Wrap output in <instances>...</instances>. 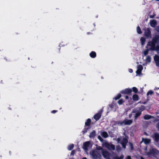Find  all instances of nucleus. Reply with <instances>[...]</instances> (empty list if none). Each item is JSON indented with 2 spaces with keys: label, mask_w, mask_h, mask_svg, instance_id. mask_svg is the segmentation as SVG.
<instances>
[{
  "label": "nucleus",
  "mask_w": 159,
  "mask_h": 159,
  "mask_svg": "<svg viewBox=\"0 0 159 159\" xmlns=\"http://www.w3.org/2000/svg\"><path fill=\"white\" fill-rule=\"evenodd\" d=\"M89 128H85L83 130L82 132H83V134H84L87 132V130Z\"/></svg>",
  "instance_id": "4c0bfd02"
},
{
  "label": "nucleus",
  "mask_w": 159,
  "mask_h": 159,
  "mask_svg": "<svg viewBox=\"0 0 159 159\" xmlns=\"http://www.w3.org/2000/svg\"><path fill=\"white\" fill-rule=\"evenodd\" d=\"M75 153V150H73L71 152L70 155L73 156L74 155Z\"/></svg>",
  "instance_id": "ea45409f"
},
{
  "label": "nucleus",
  "mask_w": 159,
  "mask_h": 159,
  "mask_svg": "<svg viewBox=\"0 0 159 159\" xmlns=\"http://www.w3.org/2000/svg\"><path fill=\"white\" fill-rule=\"evenodd\" d=\"M130 146V149L131 150H132L134 149L133 144L132 143L129 142V143Z\"/></svg>",
  "instance_id": "c85d7f7f"
},
{
  "label": "nucleus",
  "mask_w": 159,
  "mask_h": 159,
  "mask_svg": "<svg viewBox=\"0 0 159 159\" xmlns=\"http://www.w3.org/2000/svg\"><path fill=\"white\" fill-rule=\"evenodd\" d=\"M150 24L151 26L154 27L157 24L156 21L155 20H152L150 21Z\"/></svg>",
  "instance_id": "a211bd4d"
},
{
  "label": "nucleus",
  "mask_w": 159,
  "mask_h": 159,
  "mask_svg": "<svg viewBox=\"0 0 159 159\" xmlns=\"http://www.w3.org/2000/svg\"><path fill=\"white\" fill-rule=\"evenodd\" d=\"M113 159H123L124 157V156L123 155H121L120 157H119L116 155V154L114 152H113L111 154V156Z\"/></svg>",
  "instance_id": "f8f14e48"
},
{
  "label": "nucleus",
  "mask_w": 159,
  "mask_h": 159,
  "mask_svg": "<svg viewBox=\"0 0 159 159\" xmlns=\"http://www.w3.org/2000/svg\"><path fill=\"white\" fill-rule=\"evenodd\" d=\"M102 112L100 111L95 114L93 116V118L96 121L98 120L101 118Z\"/></svg>",
  "instance_id": "ddd939ff"
},
{
  "label": "nucleus",
  "mask_w": 159,
  "mask_h": 159,
  "mask_svg": "<svg viewBox=\"0 0 159 159\" xmlns=\"http://www.w3.org/2000/svg\"><path fill=\"white\" fill-rule=\"evenodd\" d=\"M157 43H159V35H155L151 41H149L147 46L151 47V48H149L151 51H154L155 46Z\"/></svg>",
  "instance_id": "f257e3e1"
},
{
  "label": "nucleus",
  "mask_w": 159,
  "mask_h": 159,
  "mask_svg": "<svg viewBox=\"0 0 159 159\" xmlns=\"http://www.w3.org/2000/svg\"><path fill=\"white\" fill-rule=\"evenodd\" d=\"M91 122V120L89 118L86 120V122H85V125L86 126H90Z\"/></svg>",
  "instance_id": "4be33fe9"
},
{
  "label": "nucleus",
  "mask_w": 159,
  "mask_h": 159,
  "mask_svg": "<svg viewBox=\"0 0 159 159\" xmlns=\"http://www.w3.org/2000/svg\"><path fill=\"white\" fill-rule=\"evenodd\" d=\"M141 159H145L144 158H143V157H141Z\"/></svg>",
  "instance_id": "864d4df0"
},
{
  "label": "nucleus",
  "mask_w": 159,
  "mask_h": 159,
  "mask_svg": "<svg viewBox=\"0 0 159 159\" xmlns=\"http://www.w3.org/2000/svg\"><path fill=\"white\" fill-rule=\"evenodd\" d=\"M96 53L94 51H92L89 54L90 56L92 58H94L96 57Z\"/></svg>",
  "instance_id": "aec40b11"
},
{
  "label": "nucleus",
  "mask_w": 159,
  "mask_h": 159,
  "mask_svg": "<svg viewBox=\"0 0 159 159\" xmlns=\"http://www.w3.org/2000/svg\"><path fill=\"white\" fill-rule=\"evenodd\" d=\"M156 143H158L159 141V133H154L151 136Z\"/></svg>",
  "instance_id": "423d86ee"
},
{
  "label": "nucleus",
  "mask_w": 159,
  "mask_h": 159,
  "mask_svg": "<svg viewBox=\"0 0 159 159\" xmlns=\"http://www.w3.org/2000/svg\"><path fill=\"white\" fill-rule=\"evenodd\" d=\"M98 138L101 142H103V139L100 135L98 136Z\"/></svg>",
  "instance_id": "e433bc0d"
},
{
  "label": "nucleus",
  "mask_w": 159,
  "mask_h": 159,
  "mask_svg": "<svg viewBox=\"0 0 159 159\" xmlns=\"http://www.w3.org/2000/svg\"><path fill=\"white\" fill-rule=\"evenodd\" d=\"M153 93V92L151 90H150L149 91H148V92L147 93V95H152Z\"/></svg>",
  "instance_id": "f704fd0d"
},
{
  "label": "nucleus",
  "mask_w": 159,
  "mask_h": 159,
  "mask_svg": "<svg viewBox=\"0 0 159 159\" xmlns=\"http://www.w3.org/2000/svg\"><path fill=\"white\" fill-rule=\"evenodd\" d=\"M158 89H159V88H158Z\"/></svg>",
  "instance_id": "4d7b16f0"
},
{
  "label": "nucleus",
  "mask_w": 159,
  "mask_h": 159,
  "mask_svg": "<svg viewBox=\"0 0 159 159\" xmlns=\"http://www.w3.org/2000/svg\"><path fill=\"white\" fill-rule=\"evenodd\" d=\"M156 30L158 32H159V26H158L156 28Z\"/></svg>",
  "instance_id": "de8ad7c7"
},
{
  "label": "nucleus",
  "mask_w": 159,
  "mask_h": 159,
  "mask_svg": "<svg viewBox=\"0 0 159 159\" xmlns=\"http://www.w3.org/2000/svg\"><path fill=\"white\" fill-rule=\"evenodd\" d=\"M74 146L73 144H70L68 146V149L69 150H71L74 148Z\"/></svg>",
  "instance_id": "b1692460"
},
{
  "label": "nucleus",
  "mask_w": 159,
  "mask_h": 159,
  "mask_svg": "<svg viewBox=\"0 0 159 159\" xmlns=\"http://www.w3.org/2000/svg\"><path fill=\"white\" fill-rule=\"evenodd\" d=\"M129 72L130 73H132L133 72V70L132 69H129Z\"/></svg>",
  "instance_id": "a18cd8bd"
},
{
  "label": "nucleus",
  "mask_w": 159,
  "mask_h": 159,
  "mask_svg": "<svg viewBox=\"0 0 159 159\" xmlns=\"http://www.w3.org/2000/svg\"><path fill=\"white\" fill-rule=\"evenodd\" d=\"M96 149L97 150H102V151L103 150H104L103 149V148L101 146H98L96 148Z\"/></svg>",
  "instance_id": "c9c22d12"
},
{
  "label": "nucleus",
  "mask_w": 159,
  "mask_h": 159,
  "mask_svg": "<svg viewBox=\"0 0 159 159\" xmlns=\"http://www.w3.org/2000/svg\"><path fill=\"white\" fill-rule=\"evenodd\" d=\"M157 129H158V130H159V128H158Z\"/></svg>",
  "instance_id": "5fc2aeb1"
},
{
  "label": "nucleus",
  "mask_w": 159,
  "mask_h": 159,
  "mask_svg": "<svg viewBox=\"0 0 159 159\" xmlns=\"http://www.w3.org/2000/svg\"><path fill=\"white\" fill-rule=\"evenodd\" d=\"M121 96V95L120 93H118L117 96H116L114 98V99L116 100H117L120 99Z\"/></svg>",
  "instance_id": "c756f323"
},
{
  "label": "nucleus",
  "mask_w": 159,
  "mask_h": 159,
  "mask_svg": "<svg viewBox=\"0 0 159 159\" xmlns=\"http://www.w3.org/2000/svg\"><path fill=\"white\" fill-rule=\"evenodd\" d=\"M126 159H131V157L130 156H128L126 157Z\"/></svg>",
  "instance_id": "37998d69"
},
{
  "label": "nucleus",
  "mask_w": 159,
  "mask_h": 159,
  "mask_svg": "<svg viewBox=\"0 0 159 159\" xmlns=\"http://www.w3.org/2000/svg\"><path fill=\"white\" fill-rule=\"evenodd\" d=\"M82 159H87V158L86 157H84Z\"/></svg>",
  "instance_id": "603ef678"
},
{
  "label": "nucleus",
  "mask_w": 159,
  "mask_h": 159,
  "mask_svg": "<svg viewBox=\"0 0 159 159\" xmlns=\"http://www.w3.org/2000/svg\"><path fill=\"white\" fill-rule=\"evenodd\" d=\"M140 41H141V44L142 45H143L146 41L145 39L143 37H142L140 39Z\"/></svg>",
  "instance_id": "393cba45"
},
{
  "label": "nucleus",
  "mask_w": 159,
  "mask_h": 159,
  "mask_svg": "<svg viewBox=\"0 0 159 159\" xmlns=\"http://www.w3.org/2000/svg\"><path fill=\"white\" fill-rule=\"evenodd\" d=\"M105 147L109 150H114L115 149V146L113 144H110L107 143L105 144Z\"/></svg>",
  "instance_id": "0eeeda50"
},
{
  "label": "nucleus",
  "mask_w": 159,
  "mask_h": 159,
  "mask_svg": "<svg viewBox=\"0 0 159 159\" xmlns=\"http://www.w3.org/2000/svg\"><path fill=\"white\" fill-rule=\"evenodd\" d=\"M132 113H135V116H134V119L135 120H137V118L139 117L142 114V113H141V112H139L138 111H136L134 110H133L132 111Z\"/></svg>",
  "instance_id": "9b49d317"
},
{
  "label": "nucleus",
  "mask_w": 159,
  "mask_h": 159,
  "mask_svg": "<svg viewBox=\"0 0 159 159\" xmlns=\"http://www.w3.org/2000/svg\"><path fill=\"white\" fill-rule=\"evenodd\" d=\"M90 144V142L89 141H87L84 143L83 145L84 149L85 150H87Z\"/></svg>",
  "instance_id": "4468645a"
},
{
  "label": "nucleus",
  "mask_w": 159,
  "mask_h": 159,
  "mask_svg": "<svg viewBox=\"0 0 159 159\" xmlns=\"http://www.w3.org/2000/svg\"><path fill=\"white\" fill-rule=\"evenodd\" d=\"M150 50L149 48L146 49L143 52V54L145 56L147 55L148 53V52Z\"/></svg>",
  "instance_id": "cd10ccee"
},
{
  "label": "nucleus",
  "mask_w": 159,
  "mask_h": 159,
  "mask_svg": "<svg viewBox=\"0 0 159 159\" xmlns=\"http://www.w3.org/2000/svg\"><path fill=\"white\" fill-rule=\"evenodd\" d=\"M132 91H133L135 93H137L138 92V89L135 87H133L132 88Z\"/></svg>",
  "instance_id": "a878e982"
},
{
  "label": "nucleus",
  "mask_w": 159,
  "mask_h": 159,
  "mask_svg": "<svg viewBox=\"0 0 159 159\" xmlns=\"http://www.w3.org/2000/svg\"><path fill=\"white\" fill-rule=\"evenodd\" d=\"M142 141H143L145 144H148L150 143L151 142V139H150L147 138H142Z\"/></svg>",
  "instance_id": "dca6fc26"
},
{
  "label": "nucleus",
  "mask_w": 159,
  "mask_h": 159,
  "mask_svg": "<svg viewBox=\"0 0 159 159\" xmlns=\"http://www.w3.org/2000/svg\"><path fill=\"white\" fill-rule=\"evenodd\" d=\"M141 72H142V71H141L140 70H139L138 69L136 72V74L138 75H139L141 74Z\"/></svg>",
  "instance_id": "58836bf2"
},
{
  "label": "nucleus",
  "mask_w": 159,
  "mask_h": 159,
  "mask_svg": "<svg viewBox=\"0 0 159 159\" xmlns=\"http://www.w3.org/2000/svg\"><path fill=\"white\" fill-rule=\"evenodd\" d=\"M125 98L126 99H128L129 98V97L128 96L126 95L125 96Z\"/></svg>",
  "instance_id": "09e8293b"
},
{
  "label": "nucleus",
  "mask_w": 159,
  "mask_h": 159,
  "mask_svg": "<svg viewBox=\"0 0 159 159\" xmlns=\"http://www.w3.org/2000/svg\"><path fill=\"white\" fill-rule=\"evenodd\" d=\"M132 114H130L129 115V118H130L131 117H132Z\"/></svg>",
  "instance_id": "8fccbe9b"
},
{
  "label": "nucleus",
  "mask_w": 159,
  "mask_h": 159,
  "mask_svg": "<svg viewBox=\"0 0 159 159\" xmlns=\"http://www.w3.org/2000/svg\"><path fill=\"white\" fill-rule=\"evenodd\" d=\"M133 120H127V119L125 118L123 121L122 122L116 121V124H120V125H122L123 124H124L125 125H131L133 123Z\"/></svg>",
  "instance_id": "20e7f679"
},
{
  "label": "nucleus",
  "mask_w": 159,
  "mask_h": 159,
  "mask_svg": "<svg viewBox=\"0 0 159 159\" xmlns=\"http://www.w3.org/2000/svg\"><path fill=\"white\" fill-rule=\"evenodd\" d=\"M116 141L118 143H120L122 146L123 148L125 149L126 148V146L128 143V138L123 137L122 140H121V138H118L116 139Z\"/></svg>",
  "instance_id": "7ed1b4c3"
},
{
  "label": "nucleus",
  "mask_w": 159,
  "mask_h": 159,
  "mask_svg": "<svg viewBox=\"0 0 159 159\" xmlns=\"http://www.w3.org/2000/svg\"><path fill=\"white\" fill-rule=\"evenodd\" d=\"M144 34L145 36L146 37H151V32L149 28H147V29L145 30Z\"/></svg>",
  "instance_id": "9d476101"
},
{
  "label": "nucleus",
  "mask_w": 159,
  "mask_h": 159,
  "mask_svg": "<svg viewBox=\"0 0 159 159\" xmlns=\"http://www.w3.org/2000/svg\"><path fill=\"white\" fill-rule=\"evenodd\" d=\"M139 111H138L139 112H141V113L145 109V107L143 106H142L141 107H139Z\"/></svg>",
  "instance_id": "bb28decb"
},
{
  "label": "nucleus",
  "mask_w": 159,
  "mask_h": 159,
  "mask_svg": "<svg viewBox=\"0 0 159 159\" xmlns=\"http://www.w3.org/2000/svg\"><path fill=\"white\" fill-rule=\"evenodd\" d=\"M90 154L93 159H98L101 157L100 152L95 150H94L90 152Z\"/></svg>",
  "instance_id": "f03ea898"
},
{
  "label": "nucleus",
  "mask_w": 159,
  "mask_h": 159,
  "mask_svg": "<svg viewBox=\"0 0 159 159\" xmlns=\"http://www.w3.org/2000/svg\"><path fill=\"white\" fill-rule=\"evenodd\" d=\"M158 151L155 148L151 149L150 150L149 152H147V155L150 156L152 155H156L157 154Z\"/></svg>",
  "instance_id": "6e6552de"
},
{
  "label": "nucleus",
  "mask_w": 159,
  "mask_h": 159,
  "mask_svg": "<svg viewBox=\"0 0 159 159\" xmlns=\"http://www.w3.org/2000/svg\"><path fill=\"white\" fill-rule=\"evenodd\" d=\"M146 61L150 62L151 61V57L150 56H148L146 59Z\"/></svg>",
  "instance_id": "2f4dec72"
},
{
  "label": "nucleus",
  "mask_w": 159,
  "mask_h": 159,
  "mask_svg": "<svg viewBox=\"0 0 159 159\" xmlns=\"http://www.w3.org/2000/svg\"><path fill=\"white\" fill-rule=\"evenodd\" d=\"M124 102V101L122 99H120L118 101V103L119 105H121L123 104V103Z\"/></svg>",
  "instance_id": "473e14b6"
},
{
  "label": "nucleus",
  "mask_w": 159,
  "mask_h": 159,
  "mask_svg": "<svg viewBox=\"0 0 159 159\" xmlns=\"http://www.w3.org/2000/svg\"><path fill=\"white\" fill-rule=\"evenodd\" d=\"M155 50L156 51H158L159 50V45H158L157 46H156V45L155 46Z\"/></svg>",
  "instance_id": "a19ab883"
},
{
  "label": "nucleus",
  "mask_w": 159,
  "mask_h": 159,
  "mask_svg": "<svg viewBox=\"0 0 159 159\" xmlns=\"http://www.w3.org/2000/svg\"><path fill=\"white\" fill-rule=\"evenodd\" d=\"M153 117V116L148 114L146 115L143 116V118L145 120H149Z\"/></svg>",
  "instance_id": "412c9836"
},
{
  "label": "nucleus",
  "mask_w": 159,
  "mask_h": 159,
  "mask_svg": "<svg viewBox=\"0 0 159 159\" xmlns=\"http://www.w3.org/2000/svg\"><path fill=\"white\" fill-rule=\"evenodd\" d=\"M138 70H140L141 71L143 69V67L141 65H139L138 66Z\"/></svg>",
  "instance_id": "72a5a7b5"
},
{
  "label": "nucleus",
  "mask_w": 159,
  "mask_h": 159,
  "mask_svg": "<svg viewBox=\"0 0 159 159\" xmlns=\"http://www.w3.org/2000/svg\"><path fill=\"white\" fill-rule=\"evenodd\" d=\"M132 98L134 101L135 102L137 101L139 99L138 95L136 94H134L133 95Z\"/></svg>",
  "instance_id": "f3484780"
},
{
  "label": "nucleus",
  "mask_w": 159,
  "mask_h": 159,
  "mask_svg": "<svg viewBox=\"0 0 159 159\" xmlns=\"http://www.w3.org/2000/svg\"><path fill=\"white\" fill-rule=\"evenodd\" d=\"M102 153L103 157L105 159H111V154L106 150H103Z\"/></svg>",
  "instance_id": "39448f33"
},
{
  "label": "nucleus",
  "mask_w": 159,
  "mask_h": 159,
  "mask_svg": "<svg viewBox=\"0 0 159 159\" xmlns=\"http://www.w3.org/2000/svg\"><path fill=\"white\" fill-rule=\"evenodd\" d=\"M155 16V15L154 14L152 15H150V17L151 18H154Z\"/></svg>",
  "instance_id": "c03bdc74"
},
{
  "label": "nucleus",
  "mask_w": 159,
  "mask_h": 159,
  "mask_svg": "<svg viewBox=\"0 0 159 159\" xmlns=\"http://www.w3.org/2000/svg\"><path fill=\"white\" fill-rule=\"evenodd\" d=\"M96 132L94 130H93L92 132H91L89 135V137L90 138H94L96 136Z\"/></svg>",
  "instance_id": "6ab92c4d"
},
{
  "label": "nucleus",
  "mask_w": 159,
  "mask_h": 159,
  "mask_svg": "<svg viewBox=\"0 0 159 159\" xmlns=\"http://www.w3.org/2000/svg\"><path fill=\"white\" fill-rule=\"evenodd\" d=\"M59 48H58V52H60V46H59Z\"/></svg>",
  "instance_id": "3c124183"
},
{
  "label": "nucleus",
  "mask_w": 159,
  "mask_h": 159,
  "mask_svg": "<svg viewBox=\"0 0 159 159\" xmlns=\"http://www.w3.org/2000/svg\"><path fill=\"white\" fill-rule=\"evenodd\" d=\"M137 32L139 34H141L142 33L141 29L139 26L137 27Z\"/></svg>",
  "instance_id": "7c9ffc66"
},
{
  "label": "nucleus",
  "mask_w": 159,
  "mask_h": 159,
  "mask_svg": "<svg viewBox=\"0 0 159 159\" xmlns=\"http://www.w3.org/2000/svg\"><path fill=\"white\" fill-rule=\"evenodd\" d=\"M156 127L157 129L159 128V122H158L156 125Z\"/></svg>",
  "instance_id": "49530a36"
},
{
  "label": "nucleus",
  "mask_w": 159,
  "mask_h": 159,
  "mask_svg": "<svg viewBox=\"0 0 159 159\" xmlns=\"http://www.w3.org/2000/svg\"><path fill=\"white\" fill-rule=\"evenodd\" d=\"M154 59L155 62L156 66H159V56L156 55L154 57Z\"/></svg>",
  "instance_id": "2eb2a0df"
},
{
  "label": "nucleus",
  "mask_w": 159,
  "mask_h": 159,
  "mask_svg": "<svg viewBox=\"0 0 159 159\" xmlns=\"http://www.w3.org/2000/svg\"><path fill=\"white\" fill-rule=\"evenodd\" d=\"M145 133L146 134V135L147 134L146 133Z\"/></svg>",
  "instance_id": "6e6d98bb"
},
{
  "label": "nucleus",
  "mask_w": 159,
  "mask_h": 159,
  "mask_svg": "<svg viewBox=\"0 0 159 159\" xmlns=\"http://www.w3.org/2000/svg\"><path fill=\"white\" fill-rule=\"evenodd\" d=\"M132 92V90L130 88H126L120 91V93L122 94H129Z\"/></svg>",
  "instance_id": "1a4fd4ad"
},
{
  "label": "nucleus",
  "mask_w": 159,
  "mask_h": 159,
  "mask_svg": "<svg viewBox=\"0 0 159 159\" xmlns=\"http://www.w3.org/2000/svg\"><path fill=\"white\" fill-rule=\"evenodd\" d=\"M58 111L57 110H53L52 111H51V113H53V114H54V113H56V112H57Z\"/></svg>",
  "instance_id": "79ce46f5"
},
{
  "label": "nucleus",
  "mask_w": 159,
  "mask_h": 159,
  "mask_svg": "<svg viewBox=\"0 0 159 159\" xmlns=\"http://www.w3.org/2000/svg\"><path fill=\"white\" fill-rule=\"evenodd\" d=\"M101 135L104 138H107L108 136L107 133L106 131L102 132L101 133Z\"/></svg>",
  "instance_id": "5701e85b"
}]
</instances>
